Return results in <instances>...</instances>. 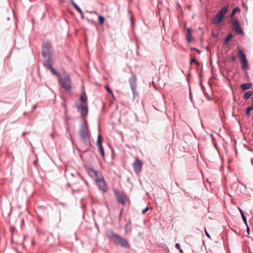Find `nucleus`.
Segmentation results:
<instances>
[{"label": "nucleus", "instance_id": "393cba45", "mask_svg": "<svg viewBox=\"0 0 253 253\" xmlns=\"http://www.w3.org/2000/svg\"><path fill=\"white\" fill-rule=\"evenodd\" d=\"M97 147H98V151H99V152L101 155V156L103 158H104L105 157V152H104V148H103V145H99V146H97Z\"/></svg>", "mask_w": 253, "mask_h": 253}, {"label": "nucleus", "instance_id": "2f4dec72", "mask_svg": "<svg viewBox=\"0 0 253 253\" xmlns=\"http://www.w3.org/2000/svg\"><path fill=\"white\" fill-rule=\"evenodd\" d=\"M194 63L196 64L197 66H200V63L197 60L196 58H194L193 59H191L190 61V63L191 64L192 63Z\"/></svg>", "mask_w": 253, "mask_h": 253}, {"label": "nucleus", "instance_id": "c756f323", "mask_svg": "<svg viewBox=\"0 0 253 253\" xmlns=\"http://www.w3.org/2000/svg\"><path fill=\"white\" fill-rule=\"evenodd\" d=\"M244 146L245 148L247 149L249 151L252 152L253 147V144L249 143H246L244 144Z\"/></svg>", "mask_w": 253, "mask_h": 253}, {"label": "nucleus", "instance_id": "49530a36", "mask_svg": "<svg viewBox=\"0 0 253 253\" xmlns=\"http://www.w3.org/2000/svg\"><path fill=\"white\" fill-rule=\"evenodd\" d=\"M238 210H239V211L240 212L241 216L243 215V214H245L244 212L241 209H240V208H238Z\"/></svg>", "mask_w": 253, "mask_h": 253}, {"label": "nucleus", "instance_id": "a18cd8bd", "mask_svg": "<svg viewBox=\"0 0 253 253\" xmlns=\"http://www.w3.org/2000/svg\"><path fill=\"white\" fill-rule=\"evenodd\" d=\"M111 153H112V160H113V157L115 155L114 150L113 148H112V150H111Z\"/></svg>", "mask_w": 253, "mask_h": 253}, {"label": "nucleus", "instance_id": "423d86ee", "mask_svg": "<svg viewBox=\"0 0 253 253\" xmlns=\"http://www.w3.org/2000/svg\"><path fill=\"white\" fill-rule=\"evenodd\" d=\"M76 106L77 111L80 113L82 118H84L87 115L88 108L87 104H77V103H76Z\"/></svg>", "mask_w": 253, "mask_h": 253}, {"label": "nucleus", "instance_id": "13d9d810", "mask_svg": "<svg viewBox=\"0 0 253 253\" xmlns=\"http://www.w3.org/2000/svg\"><path fill=\"white\" fill-rule=\"evenodd\" d=\"M251 163L253 165V158L251 159Z\"/></svg>", "mask_w": 253, "mask_h": 253}, {"label": "nucleus", "instance_id": "680f3d73", "mask_svg": "<svg viewBox=\"0 0 253 253\" xmlns=\"http://www.w3.org/2000/svg\"><path fill=\"white\" fill-rule=\"evenodd\" d=\"M95 226L96 227V228L98 229H99V227L97 225V223H95Z\"/></svg>", "mask_w": 253, "mask_h": 253}, {"label": "nucleus", "instance_id": "3c124183", "mask_svg": "<svg viewBox=\"0 0 253 253\" xmlns=\"http://www.w3.org/2000/svg\"><path fill=\"white\" fill-rule=\"evenodd\" d=\"M247 248H248V249L249 250V251L250 252V253H253L252 252V251H251V248H250V247H249L248 245V246H247Z\"/></svg>", "mask_w": 253, "mask_h": 253}, {"label": "nucleus", "instance_id": "72a5a7b5", "mask_svg": "<svg viewBox=\"0 0 253 253\" xmlns=\"http://www.w3.org/2000/svg\"><path fill=\"white\" fill-rule=\"evenodd\" d=\"M241 216H242V218L244 223H245V224L246 225H247L248 222H247V219L246 216L245 215V214H243V215H242Z\"/></svg>", "mask_w": 253, "mask_h": 253}, {"label": "nucleus", "instance_id": "a211bd4d", "mask_svg": "<svg viewBox=\"0 0 253 253\" xmlns=\"http://www.w3.org/2000/svg\"><path fill=\"white\" fill-rule=\"evenodd\" d=\"M253 85L252 83H244L241 85V88L243 90H246L250 89Z\"/></svg>", "mask_w": 253, "mask_h": 253}, {"label": "nucleus", "instance_id": "dca6fc26", "mask_svg": "<svg viewBox=\"0 0 253 253\" xmlns=\"http://www.w3.org/2000/svg\"><path fill=\"white\" fill-rule=\"evenodd\" d=\"M186 39L188 43L191 42L193 40L192 35V30L190 28L187 29Z\"/></svg>", "mask_w": 253, "mask_h": 253}, {"label": "nucleus", "instance_id": "774afa93", "mask_svg": "<svg viewBox=\"0 0 253 253\" xmlns=\"http://www.w3.org/2000/svg\"><path fill=\"white\" fill-rule=\"evenodd\" d=\"M23 223H24V219H22V224H23Z\"/></svg>", "mask_w": 253, "mask_h": 253}, {"label": "nucleus", "instance_id": "c9c22d12", "mask_svg": "<svg viewBox=\"0 0 253 253\" xmlns=\"http://www.w3.org/2000/svg\"><path fill=\"white\" fill-rule=\"evenodd\" d=\"M236 59V56L234 53H232L231 55L230 61L234 62L235 61Z\"/></svg>", "mask_w": 253, "mask_h": 253}, {"label": "nucleus", "instance_id": "603ef678", "mask_svg": "<svg viewBox=\"0 0 253 253\" xmlns=\"http://www.w3.org/2000/svg\"><path fill=\"white\" fill-rule=\"evenodd\" d=\"M37 108V105H35L33 106L32 111H34Z\"/></svg>", "mask_w": 253, "mask_h": 253}, {"label": "nucleus", "instance_id": "cd10ccee", "mask_svg": "<svg viewBox=\"0 0 253 253\" xmlns=\"http://www.w3.org/2000/svg\"><path fill=\"white\" fill-rule=\"evenodd\" d=\"M200 84L201 85L202 90L204 93V95L205 96H207L208 97H209V99L211 100L210 97L209 95L208 94V93H207V92L206 91V88H205V86H204V85L203 84L201 79L200 80Z\"/></svg>", "mask_w": 253, "mask_h": 253}, {"label": "nucleus", "instance_id": "c03bdc74", "mask_svg": "<svg viewBox=\"0 0 253 253\" xmlns=\"http://www.w3.org/2000/svg\"><path fill=\"white\" fill-rule=\"evenodd\" d=\"M175 246V248L177 249H180V245L179 243H176Z\"/></svg>", "mask_w": 253, "mask_h": 253}, {"label": "nucleus", "instance_id": "5701e85b", "mask_svg": "<svg viewBox=\"0 0 253 253\" xmlns=\"http://www.w3.org/2000/svg\"><path fill=\"white\" fill-rule=\"evenodd\" d=\"M228 9L229 5L228 4H226L223 6L220 10H219L218 12L221 14H223V15L224 16V14L228 11Z\"/></svg>", "mask_w": 253, "mask_h": 253}, {"label": "nucleus", "instance_id": "4be33fe9", "mask_svg": "<svg viewBox=\"0 0 253 253\" xmlns=\"http://www.w3.org/2000/svg\"><path fill=\"white\" fill-rule=\"evenodd\" d=\"M81 128L80 131H81L82 128L84 130H87L88 129V123L86 119H84V123L81 124Z\"/></svg>", "mask_w": 253, "mask_h": 253}, {"label": "nucleus", "instance_id": "052dcab7", "mask_svg": "<svg viewBox=\"0 0 253 253\" xmlns=\"http://www.w3.org/2000/svg\"><path fill=\"white\" fill-rule=\"evenodd\" d=\"M50 136L51 137H54V134H53V133H50Z\"/></svg>", "mask_w": 253, "mask_h": 253}, {"label": "nucleus", "instance_id": "69168bd1", "mask_svg": "<svg viewBox=\"0 0 253 253\" xmlns=\"http://www.w3.org/2000/svg\"><path fill=\"white\" fill-rule=\"evenodd\" d=\"M179 251H180V252L181 253H183V251H182V249H179Z\"/></svg>", "mask_w": 253, "mask_h": 253}, {"label": "nucleus", "instance_id": "c85d7f7f", "mask_svg": "<svg viewBox=\"0 0 253 253\" xmlns=\"http://www.w3.org/2000/svg\"><path fill=\"white\" fill-rule=\"evenodd\" d=\"M253 110V102H252V104L247 108V109L245 111L246 115L247 116L249 117L251 112Z\"/></svg>", "mask_w": 253, "mask_h": 253}, {"label": "nucleus", "instance_id": "4d7b16f0", "mask_svg": "<svg viewBox=\"0 0 253 253\" xmlns=\"http://www.w3.org/2000/svg\"><path fill=\"white\" fill-rule=\"evenodd\" d=\"M210 136L212 138V139H214V135L212 133L210 134Z\"/></svg>", "mask_w": 253, "mask_h": 253}, {"label": "nucleus", "instance_id": "ea45409f", "mask_svg": "<svg viewBox=\"0 0 253 253\" xmlns=\"http://www.w3.org/2000/svg\"><path fill=\"white\" fill-rule=\"evenodd\" d=\"M246 232H247V234L248 235H249L250 232V227L248 224H247V225H246Z\"/></svg>", "mask_w": 253, "mask_h": 253}, {"label": "nucleus", "instance_id": "f257e3e1", "mask_svg": "<svg viewBox=\"0 0 253 253\" xmlns=\"http://www.w3.org/2000/svg\"><path fill=\"white\" fill-rule=\"evenodd\" d=\"M107 236L114 244L119 245L124 248L127 249L130 248V246L127 240L121 235L115 233L113 230L111 229L108 231Z\"/></svg>", "mask_w": 253, "mask_h": 253}, {"label": "nucleus", "instance_id": "39448f33", "mask_svg": "<svg viewBox=\"0 0 253 253\" xmlns=\"http://www.w3.org/2000/svg\"><path fill=\"white\" fill-rule=\"evenodd\" d=\"M238 55L242 69L244 71H246L248 69V62L246 54L241 49H239Z\"/></svg>", "mask_w": 253, "mask_h": 253}, {"label": "nucleus", "instance_id": "0e129e2a", "mask_svg": "<svg viewBox=\"0 0 253 253\" xmlns=\"http://www.w3.org/2000/svg\"><path fill=\"white\" fill-rule=\"evenodd\" d=\"M175 184L177 187H179V184L177 183V182H175Z\"/></svg>", "mask_w": 253, "mask_h": 253}, {"label": "nucleus", "instance_id": "4468645a", "mask_svg": "<svg viewBox=\"0 0 253 253\" xmlns=\"http://www.w3.org/2000/svg\"><path fill=\"white\" fill-rule=\"evenodd\" d=\"M79 100L81 102L80 104H87V97L84 89L82 90Z\"/></svg>", "mask_w": 253, "mask_h": 253}, {"label": "nucleus", "instance_id": "473e14b6", "mask_svg": "<svg viewBox=\"0 0 253 253\" xmlns=\"http://www.w3.org/2000/svg\"><path fill=\"white\" fill-rule=\"evenodd\" d=\"M73 6L79 13L82 11V9L79 6V5L77 3L74 4L73 5Z\"/></svg>", "mask_w": 253, "mask_h": 253}, {"label": "nucleus", "instance_id": "f8f14e48", "mask_svg": "<svg viewBox=\"0 0 253 253\" xmlns=\"http://www.w3.org/2000/svg\"><path fill=\"white\" fill-rule=\"evenodd\" d=\"M86 169L90 176L93 177L95 176L96 178L100 177V172L95 169L92 167H86Z\"/></svg>", "mask_w": 253, "mask_h": 253}, {"label": "nucleus", "instance_id": "a878e982", "mask_svg": "<svg viewBox=\"0 0 253 253\" xmlns=\"http://www.w3.org/2000/svg\"><path fill=\"white\" fill-rule=\"evenodd\" d=\"M104 87H105V88L106 90L107 91V92L109 94H110L114 99H115L113 92L112 90L111 89V88L109 87V86L108 85L106 84V85H105Z\"/></svg>", "mask_w": 253, "mask_h": 253}, {"label": "nucleus", "instance_id": "e2e57ef3", "mask_svg": "<svg viewBox=\"0 0 253 253\" xmlns=\"http://www.w3.org/2000/svg\"><path fill=\"white\" fill-rule=\"evenodd\" d=\"M130 20H131V23L132 24H133V21H132V19L131 17H130Z\"/></svg>", "mask_w": 253, "mask_h": 253}, {"label": "nucleus", "instance_id": "6e6d98bb", "mask_svg": "<svg viewBox=\"0 0 253 253\" xmlns=\"http://www.w3.org/2000/svg\"><path fill=\"white\" fill-rule=\"evenodd\" d=\"M236 185V183H233L232 185H231V188H233L234 187H235Z\"/></svg>", "mask_w": 253, "mask_h": 253}, {"label": "nucleus", "instance_id": "6ab92c4d", "mask_svg": "<svg viewBox=\"0 0 253 253\" xmlns=\"http://www.w3.org/2000/svg\"><path fill=\"white\" fill-rule=\"evenodd\" d=\"M230 23L233 26V28L240 25L237 18H231V20L230 21Z\"/></svg>", "mask_w": 253, "mask_h": 253}, {"label": "nucleus", "instance_id": "412c9836", "mask_svg": "<svg viewBox=\"0 0 253 253\" xmlns=\"http://www.w3.org/2000/svg\"><path fill=\"white\" fill-rule=\"evenodd\" d=\"M233 30L235 33L240 35L242 36L244 34V32L240 25L237 27H234Z\"/></svg>", "mask_w": 253, "mask_h": 253}, {"label": "nucleus", "instance_id": "bf43d9fd", "mask_svg": "<svg viewBox=\"0 0 253 253\" xmlns=\"http://www.w3.org/2000/svg\"><path fill=\"white\" fill-rule=\"evenodd\" d=\"M245 76L248 77V72L246 71L245 72Z\"/></svg>", "mask_w": 253, "mask_h": 253}, {"label": "nucleus", "instance_id": "ddd939ff", "mask_svg": "<svg viewBox=\"0 0 253 253\" xmlns=\"http://www.w3.org/2000/svg\"><path fill=\"white\" fill-rule=\"evenodd\" d=\"M224 20V17L223 15V14H221L218 11L217 12V14H216L215 18L213 21V22L214 24H218L220 22H222Z\"/></svg>", "mask_w": 253, "mask_h": 253}, {"label": "nucleus", "instance_id": "5fc2aeb1", "mask_svg": "<svg viewBox=\"0 0 253 253\" xmlns=\"http://www.w3.org/2000/svg\"><path fill=\"white\" fill-rule=\"evenodd\" d=\"M199 54H200L201 52H202V51L198 49H197V50H196Z\"/></svg>", "mask_w": 253, "mask_h": 253}, {"label": "nucleus", "instance_id": "338daca9", "mask_svg": "<svg viewBox=\"0 0 253 253\" xmlns=\"http://www.w3.org/2000/svg\"><path fill=\"white\" fill-rule=\"evenodd\" d=\"M88 151V150L86 149V150L84 151V153L87 152Z\"/></svg>", "mask_w": 253, "mask_h": 253}, {"label": "nucleus", "instance_id": "1a4fd4ad", "mask_svg": "<svg viewBox=\"0 0 253 253\" xmlns=\"http://www.w3.org/2000/svg\"><path fill=\"white\" fill-rule=\"evenodd\" d=\"M142 162L138 158H136L133 165V168L136 173L141 171L142 168Z\"/></svg>", "mask_w": 253, "mask_h": 253}, {"label": "nucleus", "instance_id": "7c9ffc66", "mask_svg": "<svg viewBox=\"0 0 253 253\" xmlns=\"http://www.w3.org/2000/svg\"><path fill=\"white\" fill-rule=\"evenodd\" d=\"M98 19L99 24L100 25H103L104 23V21H105L104 17L102 15H99L98 16Z\"/></svg>", "mask_w": 253, "mask_h": 253}, {"label": "nucleus", "instance_id": "09e8293b", "mask_svg": "<svg viewBox=\"0 0 253 253\" xmlns=\"http://www.w3.org/2000/svg\"><path fill=\"white\" fill-rule=\"evenodd\" d=\"M28 134V132L27 131H24L22 133V136H24L27 134Z\"/></svg>", "mask_w": 253, "mask_h": 253}, {"label": "nucleus", "instance_id": "9d476101", "mask_svg": "<svg viewBox=\"0 0 253 253\" xmlns=\"http://www.w3.org/2000/svg\"><path fill=\"white\" fill-rule=\"evenodd\" d=\"M136 76L134 74H132V76L128 80L132 92L134 96L135 94V88L136 87Z\"/></svg>", "mask_w": 253, "mask_h": 253}, {"label": "nucleus", "instance_id": "de8ad7c7", "mask_svg": "<svg viewBox=\"0 0 253 253\" xmlns=\"http://www.w3.org/2000/svg\"><path fill=\"white\" fill-rule=\"evenodd\" d=\"M70 3L73 6L74 4H76L73 0H69Z\"/></svg>", "mask_w": 253, "mask_h": 253}, {"label": "nucleus", "instance_id": "58836bf2", "mask_svg": "<svg viewBox=\"0 0 253 253\" xmlns=\"http://www.w3.org/2000/svg\"><path fill=\"white\" fill-rule=\"evenodd\" d=\"M123 211V209L122 208L121 210V211H120V212L119 213V221H121V220L122 215Z\"/></svg>", "mask_w": 253, "mask_h": 253}, {"label": "nucleus", "instance_id": "0eeeda50", "mask_svg": "<svg viewBox=\"0 0 253 253\" xmlns=\"http://www.w3.org/2000/svg\"><path fill=\"white\" fill-rule=\"evenodd\" d=\"M100 177H97L95 179V181L98 183L99 189L103 192H106L107 191L106 183L101 173H100Z\"/></svg>", "mask_w": 253, "mask_h": 253}, {"label": "nucleus", "instance_id": "864d4df0", "mask_svg": "<svg viewBox=\"0 0 253 253\" xmlns=\"http://www.w3.org/2000/svg\"><path fill=\"white\" fill-rule=\"evenodd\" d=\"M191 50H197V48H196L195 47H192L190 48Z\"/></svg>", "mask_w": 253, "mask_h": 253}, {"label": "nucleus", "instance_id": "b1692460", "mask_svg": "<svg viewBox=\"0 0 253 253\" xmlns=\"http://www.w3.org/2000/svg\"><path fill=\"white\" fill-rule=\"evenodd\" d=\"M103 142V137L102 135L100 133L98 134L97 139L96 141L97 146L102 145Z\"/></svg>", "mask_w": 253, "mask_h": 253}, {"label": "nucleus", "instance_id": "8fccbe9b", "mask_svg": "<svg viewBox=\"0 0 253 253\" xmlns=\"http://www.w3.org/2000/svg\"><path fill=\"white\" fill-rule=\"evenodd\" d=\"M253 219V216L252 217V218L250 219L249 221H250V224H251V226L252 227L253 226V224H252V220Z\"/></svg>", "mask_w": 253, "mask_h": 253}, {"label": "nucleus", "instance_id": "aec40b11", "mask_svg": "<svg viewBox=\"0 0 253 253\" xmlns=\"http://www.w3.org/2000/svg\"><path fill=\"white\" fill-rule=\"evenodd\" d=\"M253 95V90H249L246 92L244 95V98L245 99H248L250 98H251L252 100V102H253V97H252V95Z\"/></svg>", "mask_w": 253, "mask_h": 253}, {"label": "nucleus", "instance_id": "20e7f679", "mask_svg": "<svg viewBox=\"0 0 253 253\" xmlns=\"http://www.w3.org/2000/svg\"><path fill=\"white\" fill-rule=\"evenodd\" d=\"M114 192L117 203L121 204L124 206L127 199L126 195L123 192L118 191L116 189L114 190Z\"/></svg>", "mask_w": 253, "mask_h": 253}, {"label": "nucleus", "instance_id": "9b49d317", "mask_svg": "<svg viewBox=\"0 0 253 253\" xmlns=\"http://www.w3.org/2000/svg\"><path fill=\"white\" fill-rule=\"evenodd\" d=\"M86 132L84 130L83 128H82L81 131H80V136L81 139V140L83 142V143L84 145V146H86L88 144L90 146H91L94 148L93 145L89 142L88 143L87 140V137H86Z\"/></svg>", "mask_w": 253, "mask_h": 253}, {"label": "nucleus", "instance_id": "f3484780", "mask_svg": "<svg viewBox=\"0 0 253 253\" xmlns=\"http://www.w3.org/2000/svg\"><path fill=\"white\" fill-rule=\"evenodd\" d=\"M234 36L232 33L228 34L224 39V44L227 45L229 43V42L232 39Z\"/></svg>", "mask_w": 253, "mask_h": 253}, {"label": "nucleus", "instance_id": "7ed1b4c3", "mask_svg": "<svg viewBox=\"0 0 253 253\" xmlns=\"http://www.w3.org/2000/svg\"><path fill=\"white\" fill-rule=\"evenodd\" d=\"M59 84L65 90L67 93L71 92V80L69 75L67 74L64 77H59L58 79Z\"/></svg>", "mask_w": 253, "mask_h": 253}, {"label": "nucleus", "instance_id": "a19ab883", "mask_svg": "<svg viewBox=\"0 0 253 253\" xmlns=\"http://www.w3.org/2000/svg\"><path fill=\"white\" fill-rule=\"evenodd\" d=\"M211 36L213 38H217L218 36V33H212L211 34Z\"/></svg>", "mask_w": 253, "mask_h": 253}, {"label": "nucleus", "instance_id": "e433bc0d", "mask_svg": "<svg viewBox=\"0 0 253 253\" xmlns=\"http://www.w3.org/2000/svg\"><path fill=\"white\" fill-rule=\"evenodd\" d=\"M149 209H150V208L149 207H145L144 209L142 210V214H145ZM151 209H152V208H151Z\"/></svg>", "mask_w": 253, "mask_h": 253}, {"label": "nucleus", "instance_id": "79ce46f5", "mask_svg": "<svg viewBox=\"0 0 253 253\" xmlns=\"http://www.w3.org/2000/svg\"><path fill=\"white\" fill-rule=\"evenodd\" d=\"M205 234L206 235V236L210 238V239H211V236L210 235V234L207 232V231L206 230V228L205 229Z\"/></svg>", "mask_w": 253, "mask_h": 253}, {"label": "nucleus", "instance_id": "f03ea898", "mask_svg": "<svg viewBox=\"0 0 253 253\" xmlns=\"http://www.w3.org/2000/svg\"><path fill=\"white\" fill-rule=\"evenodd\" d=\"M42 54L44 58L43 62L48 63L52 60V55L53 52L52 46L50 42H44L42 45Z\"/></svg>", "mask_w": 253, "mask_h": 253}, {"label": "nucleus", "instance_id": "37998d69", "mask_svg": "<svg viewBox=\"0 0 253 253\" xmlns=\"http://www.w3.org/2000/svg\"><path fill=\"white\" fill-rule=\"evenodd\" d=\"M80 13L81 14V16L82 19H85V17H84V13H83V11H82L81 12H80Z\"/></svg>", "mask_w": 253, "mask_h": 253}, {"label": "nucleus", "instance_id": "2eb2a0df", "mask_svg": "<svg viewBox=\"0 0 253 253\" xmlns=\"http://www.w3.org/2000/svg\"><path fill=\"white\" fill-rule=\"evenodd\" d=\"M124 229L126 233H127L131 231V221L130 218L128 219V222L125 225Z\"/></svg>", "mask_w": 253, "mask_h": 253}, {"label": "nucleus", "instance_id": "f704fd0d", "mask_svg": "<svg viewBox=\"0 0 253 253\" xmlns=\"http://www.w3.org/2000/svg\"><path fill=\"white\" fill-rule=\"evenodd\" d=\"M86 19L89 23L92 24L94 26H96V23L93 19H90L88 18H86Z\"/></svg>", "mask_w": 253, "mask_h": 253}, {"label": "nucleus", "instance_id": "4c0bfd02", "mask_svg": "<svg viewBox=\"0 0 253 253\" xmlns=\"http://www.w3.org/2000/svg\"><path fill=\"white\" fill-rule=\"evenodd\" d=\"M36 156V160L34 161L33 162V165L34 166H35L36 167H38L39 166V164H38V157H37V155H35Z\"/></svg>", "mask_w": 253, "mask_h": 253}, {"label": "nucleus", "instance_id": "6e6552de", "mask_svg": "<svg viewBox=\"0 0 253 253\" xmlns=\"http://www.w3.org/2000/svg\"><path fill=\"white\" fill-rule=\"evenodd\" d=\"M52 62L51 61H49L48 63L46 62H43V66L46 68V69L50 70L52 75L57 77L58 79L59 77H60L61 74L59 72H58L52 66Z\"/></svg>", "mask_w": 253, "mask_h": 253}, {"label": "nucleus", "instance_id": "bb28decb", "mask_svg": "<svg viewBox=\"0 0 253 253\" xmlns=\"http://www.w3.org/2000/svg\"><path fill=\"white\" fill-rule=\"evenodd\" d=\"M240 11H241V9L240 8V7L238 6L236 7L235 8H234L233 9V10L230 14V17L231 18H233L236 13L238 12H240Z\"/></svg>", "mask_w": 253, "mask_h": 253}]
</instances>
